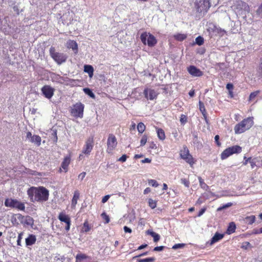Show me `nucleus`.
<instances>
[{"instance_id": "nucleus-33", "label": "nucleus", "mask_w": 262, "mask_h": 262, "mask_svg": "<svg viewBox=\"0 0 262 262\" xmlns=\"http://www.w3.org/2000/svg\"><path fill=\"white\" fill-rule=\"evenodd\" d=\"M199 109L201 112L202 113L203 116H205V114H207L204 104L201 101L199 102Z\"/></svg>"}, {"instance_id": "nucleus-26", "label": "nucleus", "mask_w": 262, "mask_h": 262, "mask_svg": "<svg viewBox=\"0 0 262 262\" xmlns=\"http://www.w3.org/2000/svg\"><path fill=\"white\" fill-rule=\"evenodd\" d=\"M187 37V34L177 33L173 35L175 40L179 41H182Z\"/></svg>"}, {"instance_id": "nucleus-18", "label": "nucleus", "mask_w": 262, "mask_h": 262, "mask_svg": "<svg viewBox=\"0 0 262 262\" xmlns=\"http://www.w3.org/2000/svg\"><path fill=\"white\" fill-rule=\"evenodd\" d=\"M36 241V236L34 234H29L28 237L26 238V245L27 246H32L35 243Z\"/></svg>"}, {"instance_id": "nucleus-48", "label": "nucleus", "mask_w": 262, "mask_h": 262, "mask_svg": "<svg viewBox=\"0 0 262 262\" xmlns=\"http://www.w3.org/2000/svg\"><path fill=\"white\" fill-rule=\"evenodd\" d=\"M23 235V232H20L18 234L17 240V245L18 246H20L21 245V240L22 239V236Z\"/></svg>"}, {"instance_id": "nucleus-28", "label": "nucleus", "mask_w": 262, "mask_h": 262, "mask_svg": "<svg viewBox=\"0 0 262 262\" xmlns=\"http://www.w3.org/2000/svg\"><path fill=\"white\" fill-rule=\"evenodd\" d=\"M89 258V256L85 254L79 253L77 254L76 256V262H81L84 259H86Z\"/></svg>"}, {"instance_id": "nucleus-38", "label": "nucleus", "mask_w": 262, "mask_h": 262, "mask_svg": "<svg viewBox=\"0 0 262 262\" xmlns=\"http://www.w3.org/2000/svg\"><path fill=\"white\" fill-rule=\"evenodd\" d=\"M200 186L204 189H207L208 188V186L204 182L203 180L201 178H199Z\"/></svg>"}, {"instance_id": "nucleus-11", "label": "nucleus", "mask_w": 262, "mask_h": 262, "mask_svg": "<svg viewBox=\"0 0 262 262\" xmlns=\"http://www.w3.org/2000/svg\"><path fill=\"white\" fill-rule=\"evenodd\" d=\"M117 145V141L115 136L112 134H109L107 140V152L108 153H111L113 150L116 147Z\"/></svg>"}, {"instance_id": "nucleus-3", "label": "nucleus", "mask_w": 262, "mask_h": 262, "mask_svg": "<svg viewBox=\"0 0 262 262\" xmlns=\"http://www.w3.org/2000/svg\"><path fill=\"white\" fill-rule=\"evenodd\" d=\"M179 155L180 158L189 164L191 167L196 162L192 156L190 154L189 150L186 145H183L182 149L180 150Z\"/></svg>"}, {"instance_id": "nucleus-46", "label": "nucleus", "mask_w": 262, "mask_h": 262, "mask_svg": "<svg viewBox=\"0 0 262 262\" xmlns=\"http://www.w3.org/2000/svg\"><path fill=\"white\" fill-rule=\"evenodd\" d=\"M232 205V203H228L224 205L223 206L218 208L217 210V211H221V210H222L223 209H225V208H228V207L231 206Z\"/></svg>"}, {"instance_id": "nucleus-43", "label": "nucleus", "mask_w": 262, "mask_h": 262, "mask_svg": "<svg viewBox=\"0 0 262 262\" xmlns=\"http://www.w3.org/2000/svg\"><path fill=\"white\" fill-rule=\"evenodd\" d=\"M251 247H252V246H251L250 243L248 242H243L241 246V248L245 249V250H247L249 248H251Z\"/></svg>"}, {"instance_id": "nucleus-36", "label": "nucleus", "mask_w": 262, "mask_h": 262, "mask_svg": "<svg viewBox=\"0 0 262 262\" xmlns=\"http://www.w3.org/2000/svg\"><path fill=\"white\" fill-rule=\"evenodd\" d=\"M84 92L89 95L90 97L92 98H95V95L93 93V92L89 88H84L83 89Z\"/></svg>"}, {"instance_id": "nucleus-1", "label": "nucleus", "mask_w": 262, "mask_h": 262, "mask_svg": "<svg viewBox=\"0 0 262 262\" xmlns=\"http://www.w3.org/2000/svg\"><path fill=\"white\" fill-rule=\"evenodd\" d=\"M27 194L32 202L43 203L49 199V191L43 186H32L28 189Z\"/></svg>"}, {"instance_id": "nucleus-17", "label": "nucleus", "mask_w": 262, "mask_h": 262, "mask_svg": "<svg viewBox=\"0 0 262 262\" xmlns=\"http://www.w3.org/2000/svg\"><path fill=\"white\" fill-rule=\"evenodd\" d=\"M67 47L69 49H72L75 53L78 52V45L75 40H68L67 42Z\"/></svg>"}, {"instance_id": "nucleus-16", "label": "nucleus", "mask_w": 262, "mask_h": 262, "mask_svg": "<svg viewBox=\"0 0 262 262\" xmlns=\"http://www.w3.org/2000/svg\"><path fill=\"white\" fill-rule=\"evenodd\" d=\"M71 162V157L70 156H66L63 159V161L61 163V167L64 170L65 172H67L68 170V167Z\"/></svg>"}, {"instance_id": "nucleus-2", "label": "nucleus", "mask_w": 262, "mask_h": 262, "mask_svg": "<svg viewBox=\"0 0 262 262\" xmlns=\"http://www.w3.org/2000/svg\"><path fill=\"white\" fill-rule=\"evenodd\" d=\"M253 117H248L236 124L234 130L235 134H241L249 130L254 125Z\"/></svg>"}, {"instance_id": "nucleus-4", "label": "nucleus", "mask_w": 262, "mask_h": 262, "mask_svg": "<svg viewBox=\"0 0 262 262\" xmlns=\"http://www.w3.org/2000/svg\"><path fill=\"white\" fill-rule=\"evenodd\" d=\"M49 52L51 57L58 64H61L66 62L67 59V56L66 54L56 52L53 47L50 48Z\"/></svg>"}, {"instance_id": "nucleus-63", "label": "nucleus", "mask_w": 262, "mask_h": 262, "mask_svg": "<svg viewBox=\"0 0 262 262\" xmlns=\"http://www.w3.org/2000/svg\"><path fill=\"white\" fill-rule=\"evenodd\" d=\"M151 159H150L149 158H145L144 160H142L141 161V162L142 163H150L151 162Z\"/></svg>"}, {"instance_id": "nucleus-45", "label": "nucleus", "mask_w": 262, "mask_h": 262, "mask_svg": "<svg viewBox=\"0 0 262 262\" xmlns=\"http://www.w3.org/2000/svg\"><path fill=\"white\" fill-rule=\"evenodd\" d=\"M180 121L182 124H185L187 121V116L184 114H182L180 117Z\"/></svg>"}, {"instance_id": "nucleus-64", "label": "nucleus", "mask_w": 262, "mask_h": 262, "mask_svg": "<svg viewBox=\"0 0 262 262\" xmlns=\"http://www.w3.org/2000/svg\"><path fill=\"white\" fill-rule=\"evenodd\" d=\"M250 163L251 166L252 168H253L256 166L255 162L253 159H251V160L249 162Z\"/></svg>"}, {"instance_id": "nucleus-41", "label": "nucleus", "mask_w": 262, "mask_h": 262, "mask_svg": "<svg viewBox=\"0 0 262 262\" xmlns=\"http://www.w3.org/2000/svg\"><path fill=\"white\" fill-rule=\"evenodd\" d=\"M195 40V43L199 46H201L204 43V38L201 36L197 37Z\"/></svg>"}, {"instance_id": "nucleus-15", "label": "nucleus", "mask_w": 262, "mask_h": 262, "mask_svg": "<svg viewBox=\"0 0 262 262\" xmlns=\"http://www.w3.org/2000/svg\"><path fill=\"white\" fill-rule=\"evenodd\" d=\"M143 94L145 98L147 100L149 99L150 100L156 99L158 95V93L154 90L147 88L144 90Z\"/></svg>"}, {"instance_id": "nucleus-27", "label": "nucleus", "mask_w": 262, "mask_h": 262, "mask_svg": "<svg viewBox=\"0 0 262 262\" xmlns=\"http://www.w3.org/2000/svg\"><path fill=\"white\" fill-rule=\"evenodd\" d=\"M92 227V226L89 224L88 220H86L83 224L82 231L83 232H88L91 230Z\"/></svg>"}, {"instance_id": "nucleus-39", "label": "nucleus", "mask_w": 262, "mask_h": 262, "mask_svg": "<svg viewBox=\"0 0 262 262\" xmlns=\"http://www.w3.org/2000/svg\"><path fill=\"white\" fill-rule=\"evenodd\" d=\"M101 216L102 218L105 221H104L105 224H107L110 222V217L108 215L106 214V213L105 212H103L101 214Z\"/></svg>"}, {"instance_id": "nucleus-50", "label": "nucleus", "mask_w": 262, "mask_h": 262, "mask_svg": "<svg viewBox=\"0 0 262 262\" xmlns=\"http://www.w3.org/2000/svg\"><path fill=\"white\" fill-rule=\"evenodd\" d=\"M256 14L260 17H262V3L256 10Z\"/></svg>"}, {"instance_id": "nucleus-55", "label": "nucleus", "mask_w": 262, "mask_h": 262, "mask_svg": "<svg viewBox=\"0 0 262 262\" xmlns=\"http://www.w3.org/2000/svg\"><path fill=\"white\" fill-rule=\"evenodd\" d=\"M26 223L28 225H32L33 224V219L32 217L28 216L27 217V222Z\"/></svg>"}, {"instance_id": "nucleus-54", "label": "nucleus", "mask_w": 262, "mask_h": 262, "mask_svg": "<svg viewBox=\"0 0 262 262\" xmlns=\"http://www.w3.org/2000/svg\"><path fill=\"white\" fill-rule=\"evenodd\" d=\"M165 248V246H157L154 248V251H161L163 250Z\"/></svg>"}, {"instance_id": "nucleus-21", "label": "nucleus", "mask_w": 262, "mask_h": 262, "mask_svg": "<svg viewBox=\"0 0 262 262\" xmlns=\"http://www.w3.org/2000/svg\"><path fill=\"white\" fill-rule=\"evenodd\" d=\"M157 136L159 140L163 141L165 139L166 136L164 130L161 128L156 127Z\"/></svg>"}, {"instance_id": "nucleus-24", "label": "nucleus", "mask_w": 262, "mask_h": 262, "mask_svg": "<svg viewBox=\"0 0 262 262\" xmlns=\"http://www.w3.org/2000/svg\"><path fill=\"white\" fill-rule=\"evenodd\" d=\"M236 225L234 222H231L229 224L228 226L226 233L228 234H231L234 232H235L236 230Z\"/></svg>"}, {"instance_id": "nucleus-37", "label": "nucleus", "mask_w": 262, "mask_h": 262, "mask_svg": "<svg viewBox=\"0 0 262 262\" xmlns=\"http://www.w3.org/2000/svg\"><path fill=\"white\" fill-rule=\"evenodd\" d=\"M259 93H260V91L258 90L251 93L250 94V96L249 97V101H252L253 99H254V98L259 94Z\"/></svg>"}, {"instance_id": "nucleus-59", "label": "nucleus", "mask_w": 262, "mask_h": 262, "mask_svg": "<svg viewBox=\"0 0 262 262\" xmlns=\"http://www.w3.org/2000/svg\"><path fill=\"white\" fill-rule=\"evenodd\" d=\"M110 197V195H106L104 196H103L102 199V201H101L102 203H105V202H106L108 201V200L109 199Z\"/></svg>"}, {"instance_id": "nucleus-5", "label": "nucleus", "mask_w": 262, "mask_h": 262, "mask_svg": "<svg viewBox=\"0 0 262 262\" xmlns=\"http://www.w3.org/2000/svg\"><path fill=\"white\" fill-rule=\"evenodd\" d=\"M242 148L239 145H234L229 147L223 150L221 154L222 160L226 159L227 158L233 154H238L242 152Z\"/></svg>"}, {"instance_id": "nucleus-6", "label": "nucleus", "mask_w": 262, "mask_h": 262, "mask_svg": "<svg viewBox=\"0 0 262 262\" xmlns=\"http://www.w3.org/2000/svg\"><path fill=\"white\" fill-rule=\"evenodd\" d=\"M140 39L144 45L147 44L150 47L155 46L157 43L156 37L152 34L150 33H147L146 32L141 34Z\"/></svg>"}, {"instance_id": "nucleus-25", "label": "nucleus", "mask_w": 262, "mask_h": 262, "mask_svg": "<svg viewBox=\"0 0 262 262\" xmlns=\"http://www.w3.org/2000/svg\"><path fill=\"white\" fill-rule=\"evenodd\" d=\"M84 71L89 74L90 77L92 78L94 74V68L91 65H84Z\"/></svg>"}, {"instance_id": "nucleus-56", "label": "nucleus", "mask_w": 262, "mask_h": 262, "mask_svg": "<svg viewBox=\"0 0 262 262\" xmlns=\"http://www.w3.org/2000/svg\"><path fill=\"white\" fill-rule=\"evenodd\" d=\"M149 148L151 149H155L157 148L156 144L154 142L152 141L149 143Z\"/></svg>"}, {"instance_id": "nucleus-9", "label": "nucleus", "mask_w": 262, "mask_h": 262, "mask_svg": "<svg viewBox=\"0 0 262 262\" xmlns=\"http://www.w3.org/2000/svg\"><path fill=\"white\" fill-rule=\"evenodd\" d=\"M236 13L239 15H245L246 13L250 10L249 5L242 1H237L234 5Z\"/></svg>"}, {"instance_id": "nucleus-62", "label": "nucleus", "mask_w": 262, "mask_h": 262, "mask_svg": "<svg viewBox=\"0 0 262 262\" xmlns=\"http://www.w3.org/2000/svg\"><path fill=\"white\" fill-rule=\"evenodd\" d=\"M123 229H124L125 232H127V233H130L132 231V229L127 226H124L123 227Z\"/></svg>"}, {"instance_id": "nucleus-51", "label": "nucleus", "mask_w": 262, "mask_h": 262, "mask_svg": "<svg viewBox=\"0 0 262 262\" xmlns=\"http://www.w3.org/2000/svg\"><path fill=\"white\" fill-rule=\"evenodd\" d=\"M215 142L216 143V144L217 146L220 147L221 146V143L220 142V136L219 135H217L214 137Z\"/></svg>"}, {"instance_id": "nucleus-22", "label": "nucleus", "mask_w": 262, "mask_h": 262, "mask_svg": "<svg viewBox=\"0 0 262 262\" xmlns=\"http://www.w3.org/2000/svg\"><path fill=\"white\" fill-rule=\"evenodd\" d=\"M79 192L78 190H76L74 192V195L73 196V198L72 199V202H71V206L72 208H75L77 203V200L79 198Z\"/></svg>"}, {"instance_id": "nucleus-23", "label": "nucleus", "mask_w": 262, "mask_h": 262, "mask_svg": "<svg viewBox=\"0 0 262 262\" xmlns=\"http://www.w3.org/2000/svg\"><path fill=\"white\" fill-rule=\"evenodd\" d=\"M30 141L32 143H35L37 146H39L41 145V137L36 135H33Z\"/></svg>"}, {"instance_id": "nucleus-34", "label": "nucleus", "mask_w": 262, "mask_h": 262, "mask_svg": "<svg viewBox=\"0 0 262 262\" xmlns=\"http://www.w3.org/2000/svg\"><path fill=\"white\" fill-rule=\"evenodd\" d=\"M155 261V258L154 257L137 259V262H154Z\"/></svg>"}, {"instance_id": "nucleus-19", "label": "nucleus", "mask_w": 262, "mask_h": 262, "mask_svg": "<svg viewBox=\"0 0 262 262\" xmlns=\"http://www.w3.org/2000/svg\"><path fill=\"white\" fill-rule=\"evenodd\" d=\"M224 236V234H221L218 232H216L214 236L211 238L210 242L211 245L221 240Z\"/></svg>"}, {"instance_id": "nucleus-52", "label": "nucleus", "mask_w": 262, "mask_h": 262, "mask_svg": "<svg viewBox=\"0 0 262 262\" xmlns=\"http://www.w3.org/2000/svg\"><path fill=\"white\" fill-rule=\"evenodd\" d=\"M244 161L243 162V164L244 165H246L248 163V162H250V161L252 159V157L247 158L246 157L244 156Z\"/></svg>"}, {"instance_id": "nucleus-44", "label": "nucleus", "mask_w": 262, "mask_h": 262, "mask_svg": "<svg viewBox=\"0 0 262 262\" xmlns=\"http://www.w3.org/2000/svg\"><path fill=\"white\" fill-rule=\"evenodd\" d=\"M147 141V136L146 135H144L141 140H140V146H143L145 145Z\"/></svg>"}, {"instance_id": "nucleus-47", "label": "nucleus", "mask_w": 262, "mask_h": 262, "mask_svg": "<svg viewBox=\"0 0 262 262\" xmlns=\"http://www.w3.org/2000/svg\"><path fill=\"white\" fill-rule=\"evenodd\" d=\"M261 230H262V227L260 228L259 229H253L252 233L251 234H250V235H251V234H258L262 233Z\"/></svg>"}, {"instance_id": "nucleus-31", "label": "nucleus", "mask_w": 262, "mask_h": 262, "mask_svg": "<svg viewBox=\"0 0 262 262\" xmlns=\"http://www.w3.org/2000/svg\"><path fill=\"white\" fill-rule=\"evenodd\" d=\"M245 220L248 223V224L251 225L255 222V216L253 215L251 216H248L245 218Z\"/></svg>"}, {"instance_id": "nucleus-14", "label": "nucleus", "mask_w": 262, "mask_h": 262, "mask_svg": "<svg viewBox=\"0 0 262 262\" xmlns=\"http://www.w3.org/2000/svg\"><path fill=\"white\" fill-rule=\"evenodd\" d=\"M187 70L192 77H201L203 75V72L193 65L188 66Z\"/></svg>"}, {"instance_id": "nucleus-35", "label": "nucleus", "mask_w": 262, "mask_h": 262, "mask_svg": "<svg viewBox=\"0 0 262 262\" xmlns=\"http://www.w3.org/2000/svg\"><path fill=\"white\" fill-rule=\"evenodd\" d=\"M257 72L259 77H262V57L260 58V62L257 69Z\"/></svg>"}, {"instance_id": "nucleus-61", "label": "nucleus", "mask_w": 262, "mask_h": 262, "mask_svg": "<svg viewBox=\"0 0 262 262\" xmlns=\"http://www.w3.org/2000/svg\"><path fill=\"white\" fill-rule=\"evenodd\" d=\"M85 175H86V172H82L78 175V178L80 179L81 180H82L85 177Z\"/></svg>"}, {"instance_id": "nucleus-49", "label": "nucleus", "mask_w": 262, "mask_h": 262, "mask_svg": "<svg viewBox=\"0 0 262 262\" xmlns=\"http://www.w3.org/2000/svg\"><path fill=\"white\" fill-rule=\"evenodd\" d=\"M79 82L78 80L74 79H70L69 80V84L72 86H74L77 85V82Z\"/></svg>"}, {"instance_id": "nucleus-32", "label": "nucleus", "mask_w": 262, "mask_h": 262, "mask_svg": "<svg viewBox=\"0 0 262 262\" xmlns=\"http://www.w3.org/2000/svg\"><path fill=\"white\" fill-rule=\"evenodd\" d=\"M146 128V126L142 122H140L137 125V129L139 133H143Z\"/></svg>"}, {"instance_id": "nucleus-7", "label": "nucleus", "mask_w": 262, "mask_h": 262, "mask_svg": "<svg viewBox=\"0 0 262 262\" xmlns=\"http://www.w3.org/2000/svg\"><path fill=\"white\" fill-rule=\"evenodd\" d=\"M4 204L6 207L15 208L21 211H24L25 209V204L16 199L7 198L5 200Z\"/></svg>"}, {"instance_id": "nucleus-58", "label": "nucleus", "mask_w": 262, "mask_h": 262, "mask_svg": "<svg viewBox=\"0 0 262 262\" xmlns=\"http://www.w3.org/2000/svg\"><path fill=\"white\" fill-rule=\"evenodd\" d=\"M26 139L31 140L32 137H33V135H32L31 132L28 131L26 133Z\"/></svg>"}, {"instance_id": "nucleus-20", "label": "nucleus", "mask_w": 262, "mask_h": 262, "mask_svg": "<svg viewBox=\"0 0 262 262\" xmlns=\"http://www.w3.org/2000/svg\"><path fill=\"white\" fill-rule=\"evenodd\" d=\"M58 220L61 222L67 223L69 222H71V219L70 216L66 214L64 212H61L59 214L58 216Z\"/></svg>"}, {"instance_id": "nucleus-30", "label": "nucleus", "mask_w": 262, "mask_h": 262, "mask_svg": "<svg viewBox=\"0 0 262 262\" xmlns=\"http://www.w3.org/2000/svg\"><path fill=\"white\" fill-rule=\"evenodd\" d=\"M157 201L154 200L150 198L148 200V206L151 209H155L157 207Z\"/></svg>"}, {"instance_id": "nucleus-12", "label": "nucleus", "mask_w": 262, "mask_h": 262, "mask_svg": "<svg viewBox=\"0 0 262 262\" xmlns=\"http://www.w3.org/2000/svg\"><path fill=\"white\" fill-rule=\"evenodd\" d=\"M94 146V138L93 137L88 138L83 146L82 153L86 155H90Z\"/></svg>"}, {"instance_id": "nucleus-57", "label": "nucleus", "mask_w": 262, "mask_h": 262, "mask_svg": "<svg viewBox=\"0 0 262 262\" xmlns=\"http://www.w3.org/2000/svg\"><path fill=\"white\" fill-rule=\"evenodd\" d=\"M233 88H234V86H233V84H232L231 83H228L227 84L226 89L228 91H232L233 90Z\"/></svg>"}, {"instance_id": "nucleus-8", "label": "nucleus", "mask_w": 262, "mask_h": 262, "mask_svg": "<svg viewBox=\"0 0 262 262\" xmlns=\"http://www.w3.org/2000/svg\"><path fill=\"white\" fill-rule=\"evenodd\" d=\"M194 6L197 12L206 13L210 8L211 5L209 0H195Z\"/></svg>"}, {"instance_id": "nucleus-40", "label": "nucleus", "mask_w": 262, "mask_h": 262, "mask_svg": "<svg viewBox=\"0 0 262 262\" xmlns=\"http://www.w3.org/2000/svg\"><path fill=\"white\" fill-rule=\"evenodd\" d=\"M181 182L186 187L189 188L190 186V182L189 180L187 179L182 178L181 179Z\"/></svg>"}, {"instance_id": "nucleus-29", "label": "nucleus", "mask_w": 262, "mask_h": 262, "mask_svg": "<svg viewBox=\"0 0 262 262\" xmlns=\"http://www.w3.org/2000/svg\"><path fill=\"white\" fill-rule=\"evenodd\" d=\"M147 232L153 237L155 242H157L160 240V236L159 234L152 231H148Z\"/></svg>"}, {"instance_id": "nucleus-13", "label": "nucleus", "mask_w": 262, "mask_h": 262, "mask_svg": "<svg viewBox=\"0 0 262 262\" xmlns=\"http://www.w3.org/2000/svg\"><path fill=\"white\" fill-rule=\"evenodd\" d=\"M43 95L47 99H51L54 94L55 89L49 85H45L41 89Z\"/></svg>"}, {"instance_id": "nucleus-10", "label": "nucleus", "mask_w": 262, "mask_h": 262, "mask_svg": "<svg viewBox=\"0 0 262 262\" xmlns=\"http://www.w3.org/2000/svg\"><path fill=\"white\" fill-rule=\"evenodd\" d=\"M84 105L81 102H77L73 105L70 113L71 115L76 118H82L83 115Z\"/></svg>"}, {"instance_id": "nucleus-60", "label": "nucleus", "mask_w": 262, "mask_h": 262, "mask_svg": "<svg viewBox=\"0 0 262 262\" xmlns=\"http://www.w3.org/2000/svg\"><path fill=\"white\" fill-rule=\"evenodd\" d=\"M184 246V245L183 244H175L174 245H173L172 246V249H177L178 248H182Z\"/></svg>"}, {"instance_id": "nucleus-53", "label": "nucleus", "mask_w": 262, "mask_h": 262, "mask_svg": "<svg viewBox=\"0 0 262 262\" xmlns=\"http://www.w3.org/2000/svg\"><path fill=\"white\" fill-rule=\"evenodd\" d=\"M128 156L126 155H123L118 160L121 162H125L126 161Z\"/></svg>"}, {"instance_id": "nucleus-42", "label": "nucleus", "mask_w": 262, "mask_h": 262, "mask_svg": "<svg viewBox=\"0 0 262 262\" xmlns=\"http://www.w3.org/2000/svg\"><path fill=\"white\" fill-rule=\"evenodd\" d=\"M148 183L149 185H151L154 187H157L159 186V184L157 181L154 179L148 180Z\"/></svg>"}]
</instances>
